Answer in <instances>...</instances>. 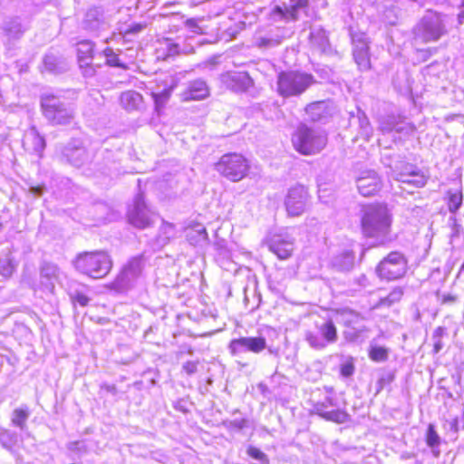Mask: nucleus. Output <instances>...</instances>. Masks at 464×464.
I'll use <instances>...</instances> for the list:
<instances>
[{
    "mask_svg": "<svg viewBox=\"0 0 464 464\" xmlns=\"http://www.w3.org/2000/svg\"><path fill=\"white\" fill-rule=\"evenodd\" d=\"M360 218L364 237L375 238L382 244L390 240L392 216L386 205L376 203L362 206Z\"/></svg>",
    "mask_w": 464,
    "mask_h": 464,
    "instance_id": "1",
    "label": "nucleus"
},
{
    "mask_svg": "<svg viewBox=\"0 0 464 464\" xmlns=\"http://www.w3.org/2000/svg\"><path fill=\"white\" fill-rule=\"evenodd\" d=\"M72 266L79 273L92 279H102L111 270L113 262L104 250L83 251L76 255Z\"/></svg>",
    "mask_w": 464,
    "mask_h": 464,
    "instance_id": "2",
    "label": "nucleus"
},
{
    "mask_svg": "<svg viewBox=\"0 0 464 464\" xmlns=\"http://www.w3.org/2000/svg\"><path fill=\"white\" fill-rule=\"evenodd\" d=\"M40 103L44 118L53 125H67L74 118L73 107L53 93H43Z\"/></svg>",
    "mask_w": 464,
    "mask_h": 464,
    "instance_id": "3",
    "label": "nucleus"
},
{
    "mask_svg": "<svg viewBox=\"0 0 464 464\" xmlns=\"http://www.w3.org/2000/svg\"><path fill=\"white\" fill-rule=\"evenodd\" d=\"M292 143L299 153L314 155L319 153L326 146L327 136L322 130L301 125L293 133Z\"/></svg>",
    "mask_w": 464,
    "mask_h": 464,
    "instance_id": "4",
    "label": "nucleus"
},
{
    "mask_svg": "<svg viewBox=\"0 0 464 464\" xmlns=\"http://www.w3.org/2000/svg\"><path fill=\"white\" fill-rule=\"evenodd\" d=\"M314 82V76L300 71L282 72L277 76V92L283 97L302 94Z\"/></svg>",
    "mask_w": 464,
    "mask_h": 464,
    "instance_id": "5",
    "label": "nucleus"
},
{
    "mask_svg": "<svg viewBox=\"0 0 464 464\" xmlns=\"http://www.w3.org/2000/svg\"><path fill=\"white\" fill-rule=\"evenodd\" d=\"M248 160L241 154L227 153L216 164V170L232 182L242 180L249 171Z\"/></svg>",
    "mask_w": 464,
    "mask_h": 464,
    "instance_id": "6",
    "label": "nucleus"
},
{
    "mask_svg": "<svg viewBox=\"0 0 464 464\" xmlns=\"http://www.w3.org/2000/svg\"><path fill=\"white\" fill-rule=\"evenodd\" d=\"M407 271V259L403 254L394 251L385 256L377 266V275L388 281L402 277Z\"/></svg>",
    "mask_w": 464,
    "mask_h": 464,
    "instance_id": "7",
    "label": "nucleus"
},
{
    "mask_svg": "<svg viewBox=\"0 0 464 464\" xmlns=\"http://www.w3.org/2000/svg\"><path fill=\"white\" fill-rule=\"evenodd\" d=\"M353 45V59L362 71L370 69L369 41L364 31H352L350 34Z\"/></svg>",
    "mask_w": 464,
    "mask_h": 464,
    "instance_id": "8",
    "label": "nucleus"
},
{
    "mask_svg": "<svg viewBox=\"0 0 464 464\" xmlns=\"http://www.w3.org/2000/svg\"><path fill=\"white\" fill-rule=\"evenodd\" d=\"M392 178L399 182L422 188L426 185L428 178L414 165L404 163L392 170Z\"/></svg>",
    "mask_w": 464,
    "mask_h": 464,
    "instance_id": "9",
    "label": "nucleus"
},
{
    "mask_svg": "<svg viewBox=\"0 0 464 464\" xmlns=\"http://www.w3.org/2000/svg\"><path fill=\"white\" fill-rule=\"evenodd\" d=\"M93 46L92 42L82 40L77 44V58L82 74L85 78L93 77L96 74L100 63H93Z\"/></svg>",
    "mask_w": 464,
    "mask_h": 464,
    "instance_id": "10",
    "label": "nucleus"
},
{
    "mask_svg": "<svg viewBox=\"0 0 464 464\" xmlns=\"http://www.w3.org/2000/svg\"><path fill=\"white\" fill-rule=\"evenodd\" d=\"M143 268L142 259L134 257L122 268L112 283L116 290H124L131 286L132 283L140 276Z\"/></svg>",
    "mask_w": 464,
    "mask_h": 464,
    "instance_id": "11",
    "label": "nucleus"
},
{
    "mask_svg": "<svg viewBox=\"0 0 464 464\" xmlns=\"http://www.w3.org/2000/svg\"><path fill=\"white\" fill-rule=\"evenodd\" d=\"M266 348V340L263 336L240 337L232 339L228 344L229 353L233 356L251 352L259 353Z\"/></svg>",
    "mask_w": 464,
    "mask_h": 464,
    "instance_id": "12",
    "label": "nucleus"
},
{
    "mask_svg": "<svg viewBox=\"0 0 464 464\" xmlns=\"http://www.w3.org/2000/svg\"><path fill=\"white\" fill-rule=\"evenodd\" d=\"M308 193L304 186L298 185L291 188L285 199V206L288 215L297 217L302 215L307 205Z\"/></svg>",
    "mask_w": 464,
    "mask_h": 464,
    "instance_id": "13",
    "label": "nucleus"
},
{
    "mask_svg": "<svg viewBox=\"0 0 464 464\" xmlns=\"http://www.w3.org/2000/svg\"><path fill=\"white\" fill-rule=\"evenodd\" d=\"M62 156L66 161L75 167H81L92 159L91 153L82 146L80 140H72L62 150Z\"/></svg>",
    "mask_w": 464,
    "mask_h": 464,
    "instance_id": "14",
    "label": "nucleus"
},
{
    "mask_svg": "<svg viewBox=\"0 0 464 464\" xmlns=\"http://www.w3.org/2000/svg\"><path fill=\"white\" fill-rule=\"evenodd\" d=\"M154 214L148 208L142 195H138L133 208L129 211L130 222L139 227L145 228L152 222Z\"/></svg>",
    "mask_w": 464,
    "mask_h": 464,
    "instance_id": "15",
    "label": "nucleus"
},
{
    "mask_svg": "<svg viewBox=\"0 0 464 464\" xmlns=\"http://www.w3.org/2000/svg\"><path fill=\"white\" fill-rule=\"evenodd\" d=\"M268 246L279 259L285 260L289 258L294 252L295 239L287 233L275 234L270 237Z\"/></svg>",
    "mask_w": 464,
    "mask_h": 464,
    "instance_id": "16",
    "label": "nucleus"
},
{
    "mask_svg": "<svg viewBox=\"0 0 464 464\" xmlns=\"http://www.w3.org/2000/svg\"><path fill=\"white\" fill-rule=\"evenodd\" d=\"M337 406L334 400L327 396L325 397L324 401L317 402L314 405V412L317 415L321 416L326 420L334 421L339 424L344 423L349 420V414L343 410L336 409L328 411V407H335Z\"/></svg>",
    "mask_w": 464,
    "mask_h": 464,
    "instance_id": "17",
    "label": "nucleus"
},
{
    "mask_svg": "<svg viewBox=\"0 0 464 464\" xmlns=\"http://www.w3.org/2000/svg\"><path fill=\"white\" fill-rule=\"evenodd\" d=\"M358 191L363 197L375 195L382 186L379 175L372 169L361 171L356 179Z\"/></svg>",
    "mask_w": 464,
    "mask_h": 464,
    "instance_id": "18",
    "label": "nucleus"
},
{
    "mask_svg": "<svg viewBox=\"0 0 464 464\" xmlns=\"http://www.w3.org/2000/svg\"><path fill=\"white\" fill-rule=\"evenodd\" d=\"M222 82L230 90L241 92L253 85V80L246 72H227L222 74Z\"/></svg>",
    "mask_w": 464,
    "mask_h": 464,
    "instance_id": "19",
    "label": "nucleus"
},
{
    "mask_svg": "<svg viewBox=\"0 0 464 464\" xmlns=\"http://www.w3.org/2000/svg\"><path fill=\"white\" fill-rule=\"evenodd\" d=\"M209 95V88L207 82L201 79L191 81L186 89L180 93L182 102L200 101Z\"/></svg>",
    "mask_w": 464,
    "mask_h": 464,
    "instance_id": "20",
    "label": "nucleus"
},
{
    "mask_svg": "<svg viewBox=\"0 0 464 464\" xmlns=\"http://www.w3.org/2000/svg\"><path fill=\"white\" fill-rule=\"evenodd\" d=\"M23 146L26 151L42 157L45 148V140L39 134L35 127H31L24 135Z\"/></svg>",
    "mask_w": 464,
    "mask_h": 464,
    "instance_id": "21",
    "label": "nucleus"
},
{
    "mask_svg": "<svg viewBox=\"0 0 464 464\" xmlns=\"http://www.w3.org/2000/svg\"><path fill=\"white\" fill-rule=\"evenodd\" d=\"M290 2L291 4L289 7L282 8L280 6H276L274 9V19L279 18L287 22L297 20L299 10L307 5L308 0H290Z\"/></svg>",
    "mask_w": 464,
    "mask_h": 464,
    "instance_id": "22",
    "label": "nucleus"
},
{
    "mask_svg": "<svg viewBox=\"0 0 464 464\" xmlns=\"http://www.w3.org/2000/svg\"><path fill=\"white\" fill-rule=\"evenodd\" d=\"M106 22L102 6H91L84 14L82 24L89 29H97Z\"/></svg>",
    "mask_w": 464,
    "mask_h": 464,
    "instance_id": "23",
    "label": "nucleus"
},
{
    "mask_svg": "<svg viewBox=\"0 0 464 464\" xmlns=\"http://www.w3.org/2000/svg\"><path fill=\"white\" fill-rule=\"evenodd\" d=\"M447 19L445 15L428 10L420 20L419 29H443L448 25Z\"/></svg>",
    "mask_w": 464,
    "mask_h": 464,
    "instance_id": "24",
    "label": "nucleus"
},
{
    "mask_svg": "<svg viewBox=\"0 0 464 464\" xmlns=\"http://www.w3.org/2000/svg\"><path fill=\"white\" fill-rule=\"evenodd\" d=\"M120 102L126 111H132L142 107L143 98L138 92L130 90L121 94Z\"/></svg>",
    "mask_w": 464,
    "mask_h": 464,
    "instance_id": "25",
    "label": "nucleus"
},
{
    "mask_svg": "<svg viewBox=\"0 0 464 464\" xmlns=\"http://www.w3.org/2000/svg\"><path fill=\"white\" fill-rule=\"evenodd\" d=\"M44 65L49 72L60 73L67 69V63L53 53H48L44 58Z\"/></svg>",
    "mask_w": 464,
    "mask_h": 464,
    "instance_id": "26",
    "label": "nucleus"
},
{
    "mask_svg": "<svg viewBox=\"0 0 464 464\" xmlns=\"http://www.w3.org/2000/svg\"><path fill=\"white\" fill-rule=\"evenodd\" d=\"M333 266L340 271H349L354 265V255L351 251H343L332 260Z\"/></svg>",
    "mask_w": 464,
    "mask_h": 464,
    "instance_id": "27",
    "label": "nucleus"
},
{
    "mask_svg": "<svg viewBox=\"0 0 464 464\" xmlns=\"http://www.w3.org/2000/svg\"><path fill=\"white\" fill-rule=\"evenodd\" d=\"M426 444L429 448H430L431 452L434 457H439L440 454V446L441 444V439L438 432L435 430V426L433 424H429L426 435H425Z\"/></svg>",
    "mask_w": 464,
    "mask_h": 464,
    "instance_id": "28",
    "label": "nucleus"
},
{
    "mask_svg": "<svg viewBox=\"0 0 464 464\" xmlns=\"http://www.w3.org/2000/svg\"><path fill=\"white\" fill-rule=\"evenodd\" d=\"M309 39L312 46L318 51L326 53L330 50V44L325 31H311Z\"/></svg>",
    "mask_w": 464,
    "mask_h": 464,
    "instance_id": "29",
    "label": "nucleus"
},
{
    "mask_svg": "<svg viewBox=\"0 0 464 464\" xmlns=\"http://www.w3.org/2000/svg\"><path fill=\"white\" fill-rule=\"evenodd\" d=\"M187 240L192 246H199L206 243L208 239L206 228L202 226H197L189 228L186 232Z\"/></svg>",
    "mask_w": 464,
    "mask_h": 464,
    "instance_id": "30",
    "label": "nucleus"
},
{
    "mask_svg": "<svg viewBox=\"0 0 464 464\" xmlns=\"http://www.w3.org/2000/svg\"><path fill=\"white\" fill-rule=\"evenodd\" d=\"M448 197V209L451 214H455L462 205L463 194L461 188L449 189L447 192Z\"/></svg>",
    "mask_w": 464,
    "mask_h": 464,
    "instance_id": "31",
    "label": "nucleus"
},
{
    "mask_svg": "<svg viewBox=\"0 0 464 464\" xmlns=\"http://www.w3.org/2000/svg\"><path fill=\"white\" fill-rule=\"evenodd\" d=\"M382 132L395 131L397 133H402L404 135H411L415 131V127L409 122H397L394 124L387 123L381 126Z\"/></svg>",
    "mask_w": 464,
    "mask_h": 464,
    "instance_id": "32",
    "label": "nucleus"
},
{
    "mask_svg": "<svg viewBox=\"0 0 464 464\" xmlns=\"http://www.w3.org/2000/svg\"><path fill=\"white\" fill-rule=\"evenodd\" d=\"M319 334L326 343H335L337 340V330L333 321L328 320L318 327Z\"/></svg>",
    "mask_w": 464,
    "mask_h": 464,
    "instance_id": "33",
    "label": "nucleus"
},
{
    "mask_svg": "<svg viewBox=\"0 0 464 464\" xmlns=\"http://www.w3.org/2000/svg\"><path fill=\"white\" fill-rule=\"evenodd\" d=\"M30 416L27 407L14 409L12 412L11 422L14 426L24 430L26 428V421Z\"/></svg>",
    "mask_w": 464,
    "mask_h": 464,
    "instance_id": "34",
    "label": "nucleus"
},
{
    "mask_svg": "<svg viewBox=\"0 0 464 464\" xmlns=\"http://www.w3.org/2000/svg\"><path fill=\"white\" fill-rule=\"evenodd\" d=\"M15 267L16 264L9 256L0 258V275L3 277L9 278L14 272Z\"/></svg>",
    "mask_w": 464,
    "mask_h": 464,
    "instance_id": "35",
    "label": "nucleus"
},
{
    "mask_svg": "<svg viewBox=\"0 0 464 464\" xmlns=\"http://www.w3.org/2000/svg\"><path fill=\"white\" fill-rule=\"evenodd\" d=\"M358 123L360 127V133L362 137H364L366 140H368L372 133V127L370 125V121L368 118L366 117L365 113L358 111Z\"/></svg>",
    "mask_w": 464,
    "mask_h": 464,
    "instance_id": "36",
    "label": "nucleus"
},
{
    "mask_svg": "<svg viewBox=\"0 0 464 464\" xmlns=\"http://www.w3.org/2000/svg\"><path fill=\"white\" fill-rule=\"evenodd\" d=\"M17 442V435L15 432L5 429H0V443L7 449H11Z\"/></svg>",
    "mask_w": 464,
    "mask_h": 464,
    "instance_id": "37",
    "label": "nucleus"
},
{
    "mask_svg": "<svg viewBox=\"0 0 464 464\" xmlns=\"http://www.w3.org/2000/svg\"><path fill=\"white\" fill-rule=\"evenodd\" d=\"M369 357L374 362H384L388 359V350L382 346L372 345Z\"/></svg>",
    "mask_w": 464,
    "mask_h": 464,
    "instance_id": "38",
    "label": "nucleus"
},
{
    "mask_svg": "<svg viewBox=\"0 0 464 464\" xmlns=\"http://www.w3.org/2000/svg\"><path fill=\"white\" fill-rule=\"evenodd\" d=\"M403 295V290L401 287H395L386 297L380 300V305L390 306L392 304L398 302Z\"/></svg>",
    "mask_w": 464,
    "mask_h": 464,
    "instance_id": "39",
    "label": "nucleus"
},
{
    "mask_svg": "<svg viewBox=\"0 0 464 464\" xmlns=\"http://www.w3.org/2000/svg\"><path fill=\"white\" fill-rule=\"evenodd\" d=\"M173 87L169 89H164L160 92H152V98L154 100L155 107L159 110L160 107H163L164 104L168 102L170 97Z\"/></svg>",
    "mask_w": 464,
    "mask_h": 464,
    "instance_id": "40",
    "label": "nucleus"
},
{
    "mask_svg": "<svg viewBox=\"0 0 464 464\" xmlns=\"http://www.w3.org/2000/svg\"><path fill=\"white\" fill-rule=\"evenodd\" d=\"M444 334H445L444 327L439 326L434 330V332L432 334L433 353H439L442 350L444 344H443L441 339Z\"/></svg>",
    "mask_w": 464,
    "mask_h": 464,
    "instance_id": "41",
    "label": "nucleus"
},
{
    "mask_svg": "<svg viewBox=\"0 0 464 464\" xmlns=\"http://www.w3.org/2000/svg\"><path fill=\"white\" fill-rule=\"evenodd\" d=\"M441 31H417L415 35L416 42H431L440 39Z\"/></svg>",
    "mask_w": 464,
    "mask_h": 464,
    "instance_id": "42",
    "label": "nucleus"
},
{
    "mask_svg": "<svg viewBox=\"0 0 464 464\" xmlns=\"http://www.w3.org/2000/svg\"><path fill=\"white\" fill-rule=\"evenodd\" d=\"M282 38L279 36H264L256 40V45L260 48H272L281 44Z\"/></svg>",
    "mask_w": 464,
    "mask_h": 464,
    "instance_id": "43",
    "label": "nucleus"
},
{
    "mask_svg": "<svg viewBox=\"0 0 464 464\" xmlns=\"http://www.w3.org/2000/svg\"><path fill=\"white\" fill-rule=\"evenodd\" d=\"M305 340L311 347L318 350L324 349L327 344L323 337H320L319 335L313 333H307L305 335Z\"/></svg>",
    "mask_w": 464,
    "mask_h": 464,
    "instance_id": "44",
    "label": "nucleus"
},
{
    "mask_svg": "<svg viewBox=\"0 0 464 464\" xmlns=\"http://www.w3.org/2000/svg\"><path fill=\"white\" fill-rule=\"evenodd\" d=\"M103 55L106 58V63L110 66L123 67L116 53L111 48H106L103 51Z\"/></svg>",
    "mask_w": 464,
    "mask_h": 464,
    "instance_id": "45",
    "label": "nucleus"
},
{
    "mask_svg": "<svg viewBox=\"0 0 464 464\" xmlns=\"http://www.w3.org/2000/svg\"><path fill=\"white\" fill-rule=\"evenodd\" d=\"M57 274V267L52 264H44L41 268V276L43 277L52 279L55 277Z\"/></svg>",
    "mask_w": 464,
    "mask_h": 464,
    "instance_id": "46",
    "label": "nucleus"
},
{
    "mask_svg": "<svg viewBox=\"0 0 464 464\" xmlns=\"http://www.w3.org/2000/svg\"><path fill=\"white\" fill-rule=\"evenodd\" d=\"M161 233L164 235L162 243L165 244L174 236V226L169 223H164L161 227Z\"/></svg>",
    "mask_w": 464,
    "mask_h": 464,
    "instance_id": "47",
    "label": "nucleus"
},
{
    "mask_svg": "<svg viewBox=\"0 0 464 464\" xmlns=\"http://www.w3.org/2000/svg\"><path fill=\"white\" fill-rule=\"evenodd\" d=\"M247 454L255 459H257L261 462H264L266 460V454L263 453L259 449L257 448H255V447H249L247 449Z\"/></svg>",
    "mask_w": 464,
    "mask_h": 464,
    "instance_id": "48",
    "label": "nucleus"
},
{
    "mask_svg": "<svg viewBox=\"0 0 464 464\" xmlns=\"http://www.w3.org/2000/svg\"><path fill=\"white\" fill-rule=\"evenodd\" d=\"M246 423H247V420L246 419H236V420H230L227 424V427L229 430H240L246 426Z\"/></svg>",
    "mask_w": 464,
    "mask_h": 464,
    "instance_id": "49",
    "label": "nucleus"
},
{
    "mask_svg": "<svg viewBox=\"0 0 464 464\" xmlns=\"http://www.w3.org/2000/svg\"><path fill=\"white\" fill-rule=\"evenodd\" d=\"M198 364V362L188 361L183 364L182 369L187 374L191 375V374H194L197 372Z\"/></svg>",
    "mask_w": 464,
    "mask_h": 464,
    "instance_id": "50",
    "label": "nucleus"
},
{
    "mask_svg": "<svg viewBox=\"0 0 464 464\" xmlns=\"http://www.w3.org/2000/svg\"><path fill=\"white\" fill-rule=\"evenodd\" d=\"M354 372V365L352 362H345L341 365V374L343 377H350Z\"/></svg>",
    "mask_w": 464,
    "mask_h": 464,
    "instance_id": "51",
    "label": "nucleus"
},
{
    "mask_svg": "<svg viewBox=\"0 0 464 464\" xmlns=\"http://www.w3.org/2000/svg\"><path fill=\"white\" fill-rule=\"evenodd\" d=\"M44 190L45 188L44 186H32L29 188L30 193L36 197L42 196Z\"/></svg>",
    "mask_w": 464,
    "mask_h": 464,
    "instance_id": "52",
    "label": "nucleus"
},
{
    "mask_svg": "<svg viewBox=\"0 0 464 464\" xmlns=\"http://www.w3.org/2000/svg\"><path fill=\"white\" fill-rule=\"evenodd\" d=\"M457 300H458L457 295L448 294V295H443L442 304H452L456 303Z\"/></svg>",
    "mask_w": 464,
    "mask_h": 464,
    "instance_id": "53",
    "label": "nucleus"
},
{
    "mask_svg": "<svg viewBox=\"0 0 464 464\" xmlns=\"http://www.w3.org/2000/svg\"><path fill=\"white\" fill-rule=\"evenodd\" d=\"M75 300L82 306L87 305L90 301V299L84 295H77Z\"/></svg>",
    "mask_w": 464,
    "mask_h": 464,
    "instance_id": "54",
    "label": "nucleus"
},
{
    "mask_svg": "<svg viewBox=\"0 0 464 464\" xmlns=\"http://www.w3.org/2000/svg\"><path fill=\"white\" fill-rule=\"evenodd\" d=\"M7 32L9 33L8 36H11L12 34H20V33H21V31H13V30H10Z\"/></svg>",
    "mask_w": 464,
    "mask_h": 464,
    "instance_id": "55",
    "label": "nucleus"
},
{
    "mask_svg": "<svg viewBox=\"0 0 464 464\" xmlns=\"http://www.w3.org/2000/svg\"><path fill=\"white\" fill-rule=\"evenodd\" d=\"M389 24L390 25H395L396 24V22L394 20H390L388 21Z\"/></svg>",
    "mask_w": 464,
    "mask_h": 464,
    "instance_id": "56",
    "label": "nucleus"
},
{
    "mask_svg": "<svg viewBox=\"0 0 464 464\" xmlns=\"http://www.w3.org/2000/svg\"><path fill=\"white\" fill-rule=\"evenodd\" d=\"M130 29H135V30H138V29H141L140 25H135L133 27H130Z\"/></svg>",
    "mask_w": 464,
    "mask_h": 464,
    "instance_id": "57",
    "label": "nucleus"
},
{
    "mask_svg": "<svg viewBox=\"0 0 464 464\" xmlns=\"http://www.w3.org/2000/svg\"><path fill=\"white\" fill-rule=\"evenodd\" d=\"M450 220L452 221L454 224L456 223L457 219L455 217H450Z\"/></svg>",
    "mask_w": 464,
    "mask_h": 464,
    "instance_id": "58",
    "label": "nucleus"
},
{
    "mask_svg": "<svg viewBox=\"0 0 464 464\" xmlns=\"http://www.w3.org/2000/svg\"><path fill=\"white\" fill-rule=\"evenodd\" d=\"M460 271H464V262L462 263V265L460 266Z\"/></svg>",
    "mask_w": 464,
    "mask_h": 464,
    "instance_id": "59",
    "label": "nucleus"
},
{
    "mask_svg": "<svg viewBox=\"0 0 464 464\" xmlns=\"http://www.w3.org/2000/svg\"><path fill=\"white\" fill-rule=\"evenodd\" d=\"M392 10L387 11V12H386V16H388V14H392Z\"/></svg>",
    "mask_w": 464,
    "mask_h": 464,
    "instance_id": "60",
    "label": "nucleus"
},
{
    "mask_svg": "<svg viewBox=\"0 0 464 464\" xmlns=\"http://www.w3.org/2000/svg\"><path fill=\"white\" fill-rule=\"evenodd\" d=\"M3 228V224L0 222V230Z\"/></svg>",
    "mask_w": 464,
    "mask_h": 464,
    "instance_id": "61",
    "label": "nucleus"
},
{
    "mask_svg": "<svg viewBox=\"0 0 464 464\" xmlns=\"http://www.w3.org/2000/svg\"><path fill=\"white\" fill-rule=\"evenodd\" d=\"M270 353H274L275 352L272 349H269Z\"/></svg>",
    "mask_w": 464,
    "mask_h": 464,
    "instance_id": "62",
    "label": "nucleus"
}]
</instances>
